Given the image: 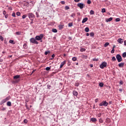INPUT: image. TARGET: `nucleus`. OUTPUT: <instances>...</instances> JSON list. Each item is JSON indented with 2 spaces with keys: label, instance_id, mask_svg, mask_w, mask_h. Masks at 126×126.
I'll use <instances>...</instances> for the list:
<instances>
[{
  "label": "nucleus",
  "instance_id": "f257e3e1",
  "mask_svg": "<svg viewBox=\"0 0 126 126\" xmlns=\"http://www.w3.org/2000/svg\"><path fill=\"white\" fill-rule=\"evenodd\" d=\"M29 18L32 21H33L34 18H35V15L33 14V13H29L28 14Z\"/></svg>",
  "mask_w": 126,
  "mask_h": 126
},
{
  "label": "nucleus",
  "instance_id": "f03ea898",
  "mask_svg": "<svg viewBox=\"0 0 126 126\" xmlns=\"http://www.w3.org/2000/svg\"><path fill=\"white\" fill-rule=\"evenodd\" d=\"M109 105V103L107 102V101L104 100L99 103V106L102 107L104 106V107H107Z\"/></svg>",
  "mask_w": 126,
  "mask_h": 126
},
{
  "label": "nucleus",
  "instance_id": "7ed1b4c3",
  "mask_svg": "<svg viewBox=\"0 0 126 126\" xmlns=\"http://www.w3.org/2000/svg\"><path fill=\"white\" fill-rule=\"evenodd\" d=\"M10 99V96H7L5 99H3L0 102V105H2V104H4L7 101Z\"/></svg>",
  "mask_w": 126,
  "mask_h": 126
},
{
  "label": "nucleus",
  "instance_id": "20e7f679",
  "mask_svg": "<svg viewBox=\"0 0 126 126\" xmlns=\"http://www.w3.org/2000/svg\"><path fill=\"white\" fill-rule=\"evenodd\" d=\"M30 42L31 43H32V44H36V45H38V44H39V43L38 42V41H37V40H36V39L34 38H31L30 40Z\"/></svg>",
  "mask_w": 126,
  "mask_h": 126
},
{
  "label": "nucleus",
  "instance_id": "39448f33",
  "mask_svg": "<svg viewBox=\"0 0 126 126\" xmlns=\"http://www.w3.org/2000/svg\"><path fill=\"white\" fill-rule=\"evenodd\" d=\"M116 59L118 62V63H121L123 61V59L122 58V56L120 54H117L116 56Z\"/></svg>",
  "mask_w": 126,
  "mask_h": 126
},
{
  "label": "nucleus",
  "instance_id": "423d86ee",
  "mask_svg": "<svg viewBox=\"0 0 126 126\" xmlns=\"http://www.w3.org/2000/svg\"><path fill=\"white\" fill-rule=\"evenodd\" d=\"M105 67H107V63L106 62H102V63L100 65V68L103 69Z\"/></svg>",
  "mask_w": 126,
  "mask_h": 126
},
{
  "label": "nucleus",
  "instance_id": "0eeeda50",
  "mask_svg": "<svg viewBox=\"0 0 126 126\" xmlns=\"http://www.w3.org/2000/svg\"><path fill=\"white\" fill-rule=\"evenodd\" d=\"M77 5L78 7H79L80 8V9H82V8L84 7L85 5L84 3H78Z\"/></svg>",
  "mask_w": 126,
  "mask_h": 126
},
{
  "label": "nucleus",
  "instance_id": "6e6552de",
  "mask_svg": "<svg viewBox=\"0 0 126 126\" xmlns=\"http://www.w3.org/2000/svg\"><path fill=\"white\" fill-rule=\"evenodd\" d=\"M66 63V61H64L63 62L61 63V65H60V68H62L64 64Z\"/></svg>",
  "mask_w": 126,
  "mask_h": 126
},
{
  "label": "nucleus",
  "instance_id": "1a4fd4ad",
  "mask_svg": "<svg viewBox=\"0 0 126 126\" xmlns=\"http://www.w3.org/2000/svg\"><path fill=\"white\" fill-rule=\"evenodd\" d=\"M118 43H120V44H123L124 43V39L122 38H119L118 39Z\"/></svg>",
  "mask_w": 126,
  "mask_h": 126
},
{
  "label": "nucleus",
  "instance_id": "9d476101",
  "mask_svg": "<svg viewBox=\"0 0 126 126\" xmlns=\"http://www.w3.org/2000/svg\"><path fill=\"white\" fill-rule=\"evenodd\" d=\"M119 67H124L125 66V63H121L119 64Z\"/></svg>",
  "mask_w": 126,
  "mask_h": 126
},
{
  "label": "nucleus",
  "instance_id": "9b49d317",
  "mask_svg": "<svg viewBox=\"0 0 126 126\" xmlns=\"http://www.w3.org/2000/svg\"><path fill=\"white\" fill-rule=\"evenodd\" d=\"M87 20H88V18L86 17L83 19L82 23H85V22H86V21H87Z\"/></svg>",
  "mask_w": 126,
  "mask_h": 126
},
{
  "label": "nucleus",
  "instance_id": "f8f14e48",
  "mask_svg": "<svg viewBox=\"0 0 126 126\" xmlns=\"http://www.w3.org/2000/svg\"><path fill=\"white\" fill-rule=\"evenodd\" d=\"M73 95H74V96H77V95H78V93H77L76 91H73Z\"/></svg>",
  "mask_w": 126,
  "mask_h": 126
},
{
  "label": "nucleus",
  "instance_id": "ddd939ff",
  "mask_svg": "<svg viewBox=\"0 0 126 126\" xmlns=\"http://www.w3.org/2000/svg\"><path fill=\"white\" fill-rule=\"evenodd\" d=\"M35 40H37V41H40V40L42 39H41V37L39 36V35H37L36 36H35Z\"/></svg>",
  "mask_w": 126,
  "mask_h": 126
},
{
  "label": "nucleus",
  "instance_id": "4468645a",
  "mask_svg": "<svg viewBox=\"0 0 126 126\" xmlns=\"http://www.w3.org/2000/svg\"><path fill=\"white\" fill-rule=\"evenodd\" d=\"M112 20H113V18L110 17L109 19H106V22H110L112 21Z\"/></svg>",
  "mask_w": 126,
  "mask_h": 126
},
{
  "label": "nucleus",
  "instance_id": "2eb2a0df",
  "mask_svg": "<svg viewBox=\"0 0 126 126\" xmlns=\"http://www.w3.org/2000/svg\"><path fill=\"white\" fill-rule=\"evenodd\" d=\"M20 78V75H17L13 77L14 79H18V78Z\"/></svg>",
  "mask_w": 126,
  "mask_h": 126
},
{
  "label": "nucleus",
  "instance_id": "dca6fc26",
  "mask_svg": "<svg viewBox=\"0 0 126 126\" xmlns=\"http://www.w3.org/2000/svg\"><path fill=\"white\" fill-rule=\"evenodd\" d=\"M23 48L24 49H28V46H27V43H24L23 45Z\"/></svg>",
  "mask_w": 126,
  "mask_h": 126
},
{
  "label": "nucleus",
  "instance_id": "f3484780",
  "mask_svg": "<svg viewBox=\"0 0 126 126\" xmlns=\"http://www.w3.org/2000/svg\"><path fill=\"white\" fill-rule=\"evenodd\" d=\"M91 121L93 122V123H94L95 122H97V119L96 118H91Z\"/></svg>",
  "mask_w": 126,
  "mask_h": 126
},
{
  "label": "nucleus",
  "instance_id": "a211bd4d",
  "mask_svg": "<svg viewBox=\"0 0 126 126\" xmlns=\"http://www.w3.org/2000/svg\"><path fill=\"white\" fill-rule=\"evenodd\" d=\"M109 45H110V43L109 42H106L104 45V47H105V48H106V47H108Z\"/></svg>",
  "mask_w": 126,
  "mask_h": 126
},
{
  "label": "nucleus",
  "instance_id": "6ab92c4d",
  "mask_svg": "<svg viewBox=\"0 0 126 126\" xmlns=\"http://www.w3.org/2000/svg\"><path fill=\"white\" fill-rule=\"evenodd\" d=\"M7 106H8V107H10L11 106V102L8 101L7 102Z\"/></svg>",
  "mask_w": 126,
  "mask_h": 126
},
{
  "label": "nucleus",
  "instance_id": "aec40b11",
  "mask_svg": "<svg viewBox=\"0 0 126 126\" xmlns=\"http://www.w3.org/2000/svg\"><path fill=\"white\" fill-rule=\"evenodd\" d=\"M89 30L90 29H89V28L88 27H87L85 29V32H89Z\"/></svg>",
  "mask_w": 126,
  "mask_h": 126
},
{
  "label": "nucleus",
  "instance_id": "412c9836",
  "mask_svg": "<svg viewBox=\"0 0 126 126\" xmlns=\"http://www.w3.org/2000/svg\"><path fill=\"white\" fill-rule=\"evenodd\" d=\"M94 11H93V10H91V11H90V15H94Z\"/></svg>",
  "mask_w": 126,
  "mask_h": 126
},
{
  "label": "nucleus",
  "instance_id": "4be33fe9",
  "mask_svg": "<svg viewBox=\"0 0 126 126\" xmlns=\"http://www.w3.org/2000/svg\"><path fill=\"white\" fill-rule=\"evenodd\" d=\"M99 86L100 87H104V83H100L99 84Z\"/></svg>",
  "mask_w": 126,
  "mask_h": 126
},
{
  "label": "nucleus",
  "instance_id": "5701e85b",
  "mask_svg": "<svg viewBox=\"0 0 126 126\" xmlns=\"http://www.w3.org/2000/svg\"><path fill=\"white\" fill-rule=\"evenodd\" d=\"M52 32H53V33H57V32H58V30L56 29H53Z\"/></svg>",
  "mask_w": 126,
  "mask_h": 126
},
{
  "label": "nucleus",
  "instance_id": "b1692460",
  "mask_svg": "<svg viewBox=\"0 0 126 126\" xmlns=\"http://www.w3.org/2000/svg\"><path fill=\"white\" fill-rule=\"evenodd\" d=\"M9 43H10V44H12V45H14V44H15L13 40H10Z\"/></svg>",
  "mask_w": 126,
  "mask_h": 126
},
{
  "label": "nucleus",
  "instance_id": "393cba45",
  "mask_svg": "<svg viewBox=\"0 0 126 126\" xmlns=\"http://www.w3.org/2000/svg\"><path fill=\"white\" fill-rule=\"evenodd\" d=\"M75 13H73L71 14V15H70L71 17H73V18H74V17H75Z\"/></svg>",
  "mask_w": 126,
  "mask_h": 126
},
{
  "label": "nucleus",
  "instance_id": "a878e982",
  "mask_svg": "<svg viewBox=\"0 0 126 126\" xmlns=\"http://www.w3.org/2000/svg\"><path fill=\"white\" fill-rule=\"evenodd\" d=\"M76 60H77V58H76V57H74L72 58V60L73 61V62H75L76 61Z\"/></svg>",
  "mask_w": 126,
  "mask_h": 126
},
{
  "label": "nucleus",
  "instance_id": "bb28decb",
  "mask_svg": "<svg viewBox=\"0 0 126 126\" xmlns=\"http://www.w3.org/2000/svg\"><path fill=\"white\" fill-rule=\"evenodd\" d=\"M16 14L17 16H20V15H21L20 12H17Z\"/></svg>",
  "mask_w": 126,
  "mask_h": 126
},
{
  "label": "nucleus",
  "instance_id": "cd10ccee",
  "mask_svg": "<svg viewBox=\"0 0 126 126\" xmlns=\"http://www.w3.org/2000/svg\"><path fill=\"white\" fill-rule=\"evenodd\" d=\"M112 61L113 62H116V61H117V59H116V57H113L112 58Z\"/></svg>",
  "mask_w": 126,
  "mask_h": 126
},
{
  "label": "nucleus",
  "instance_id": "c85d7f7f",
  "mask_svg": "<svg viewBox=\"0 0 126 126\" xmlns=\"http://www.w3.org/2000/svg\"><path fill=\"white\" fill-rule=\"evenodd\" d=\"M116 22H120L121 21V19L117 18L115 20Z\"/></svg>",
  "mask_w": 126,
  "mask_h": 126
},
{
  "label": "nucleus",
  "instance_id": "c756f323",
  "mask_svg": "<svg viewBox=\"0 0 126 126\" xmlns=\"http://www.w3.org/2000/svg\"><path fill=\"white\" fill-rule=\"evenodd\" d=\"M27 17V15L24 14L22 16L23 19H25Z\"/></svg>",
  "mask_w": 126,
  "mask_h": 126
},
{
  "label": "nucleus",
  "instance_id": "7c9ffc66",
  "mask_svg": "<svg viewBox=\"0 0 126 126\" xmlns=\"http://www.w3.org/2000/svg\"><path fill=\"white\" fill-rule=\"evenodd\" d=\"M48 54H50V51H45L44 53V55H45V56H47V55H48Z\"/></svg>",
  "mask_w": 126,
  "mask_h": 126
},
{
  "label": "nucleus",
  "instance_id": "2f4dec72",
  "mask_svg": "<svg viewBox=\"0 0 126 126\" xmlns=\"http://www.w3.org/2000/svg\"><path fill=\"white\" fill-rule=\"evenodd\" d=\"M39 37H40V38H41V39L42 40V39H43V37H44V34H40L39 35H38Z\"/></svg>",
  "mask_w": 126,
  "mask_h": 126
},
{
  "label": "nucleus",
  "instance_id": "473e14b6",
  "mask_svg": "<svg viewBox=\"0 0 126 126\" xmlns=\"http://www.w3.org/2000/svg\"><path fill=\"white\" fill-rule=\"evenodd\" d=\"M90 35L91 37H94V32H91L90 33Z\"/></svg>",
  "mask_w": 126,
  "mask_h": 126
},
{
  "label": "nucleus",
  "instance_id": "72a5a7b5",
  "mask_svg": "<svg viewBox=\"0 0 126 126\" xmlns=\"http://www.w3.org/2000/svg\"><path fill=\"white\" fill-rule=\"evenodd\" d=\"M122 57H123V58H126V52L123 53V54L122 55Z\"/></svg>",
  "mask_w": 126,
  "mask_h": 126
},
{
  "label": "nucleus",
  "instance_id": "f704fd0d",
  "mask_svg": "<svg viewBox=\"0 0 126 126\" xmlns=\"http://www.w3.org/2000/svg\"><path fill=\"white\" fill-rule=\"evenodd\" d=\"M101 12H102V13H104L105 12H106V9L105 8H102V10H101Z\"/></svg>",
  "mask_w": 126,
  "mask_h": 126
},
{
  "label": "nucleus",
  "instance_id": "c9c22d12",
  "mask_svg": "<svg viewBox=\"0 0 126 126\" xmlns=\"http://www.w3.org/2000/svg\"><path fill=\"white\" fill-rule=\"evenodd\" d=\"M94 62H98L99 61V59L98 58H94L93 60Z\"/></svg>",
  "mask_w": 126,
  "mask_h": 126
},
{
  "label": "nucleus",
  "instance_id": "e433bc0d",
  "mask_svg": "<svg viewBox=\"0 0 126 126\" xmlns=\"http://www.w3.org/2000/svg\"><path fill=\"white\" fill-rule=\"evenodd\" d=\"M60 29H63V25H60L59 26Z\"/></svg>",
  "mask_w": 126,
  "mask_h": 126
},
{
  "label": "nucleus",
  "instance_id": "4c0bfd02",
  "mask_svg": "<svg viewBox=\"0 0 126 126\" xmlns=\"http://www.w3.org/2000/svg\"><path fill=\"white\" fill-rule=\"evenodd\" d=\"M0 40L2 41H3L4 38L3 37H2L1 35H0Z\"/></svg>",
  "mask_w": 126,
  "mask_h": 126
},
{
  "label": "nucleus",
  "instance_id": "58836bf2",
  "mask_svg": "<svg viewBox=\"0 0 126 126\" xmlns=\"http://www.w3.org/2000/svg\"><path fill=\"white\" fill-rule=\"evenodd\" d=\"M47 88L48 89H51V88H52V86H51V85H47Z\"/></svg>",
  "mask_w": 126,
  "mask_h": 126
},
{
  "label": "nucleus",
  "instance_id": "ea45409f",
  "mask_svg": "<svg viewBox=\"0 0 126 126\" xmlns=\"http://www.w3.org/2000/svg\"><path fill=\"white\" fill-rule=\"evenodd\" d=\"M72 25H73L72 23H68V26L69 27H71V26H72Z\"/></svg>",
  "mask_w": 126,
  "mask_h": 126
},
{
  "label": "nucleus",
  "instance_id": "a19ab883",
  "mask_svg": "<svg viewBox=\"0 0 126 126\" xmlns=\"http://www.w3.org/2000/svg\"><path fill=\"white\" fill-rule=\"evenodd\" d=\"M80 51L81 52H85V51H86V49H85V48H81Z\"/></svg>",
  "mask_w": 126,
  "mask_h": 126
},
{
  "label": "nucleus",
  "instance_id": "79ce46f5",
  "mask_svg": "<svg viewBox=\"0 0 126 126\" xmlns=\"http://www.w3.org/2000/svg\"><path fill=\"white\" fill-rule=\"evenodd\" d=\"M45 69H46V70L49 71V70H50V69H51V67H46L45 68Z\"/></svg>",
  "mask_w": 126,
  "mask_h": 126
},
{
  "label": "nucleus",
  "instance_id": "37998d69",
  "mask_svg": "<svg viewBox=\"0 0 126 126\" xmlns=\"http://www.w3.org/2000/svg\"><path fill=\"white\" fill-rule=\"evenodd\" d=\"M24 124H27L28 123V120H27V119H25L24 120Z\"/></svg>",
  "mask_w": 126,
  "mask_h": 126
},
{
  "label": "nucleus",
  "instance_id": "c03bdc74",
  "mask_svg": "<svg viewBox=\"0 0 126 126\" xmlns=\"http://www.w3.org/2000/svg\"><path fill=\"white\" fill-rule=\"evenodd\" d=\"M75 86L78 87V86H79V83H75Z\"/></svg>",
  "mask_w": 126,
  "mask_h": 126
},
{
  "label": "nucleus",
  "instance_id": "a18cd8bd",
  "mask_svg": "<svg viewBox=\"0 0 126 126\" xmlns=\"http://www.w3.org/2000/svg\"><path fill=\"white\" fill-rule=\"evenodd\" d=\"M91 1L90 0H87V3L88 4H91Z\"/></svg>",
  "mask_w": 126,
  "mask_h": 126
},
{
  "label": "nucleus",
  "instance_id": "49530a36",
  "mask_svg": "<svg viewBox=\"0 0 126 126\" xmlns=\"http://www.w3.org/2000/svg\"><path fill=\"white\" fill-rule=\"evenodd\" d=\"M69 9V7L68 6H65V10H67L68 9Z\"/></svg>",
  "mask_w": 126,
  "mask_h": 126
},
{
  "label": "nucleus",
  "instance_id": "de8ad7c7",
  "mask_svg": "<svg viewBox=\"0 0 126 126\" xmlns=\"http://www.w3.org/2000/svg\"><path fill=\"white\" fill-rule=\"evenodd\" d=\"M2 13L3 14V15H6V11H5V10H3L2 12Z\"/></svg>",
  "mask_w": 126,
  "mask_h": 126
},
{
  "label": "nucleus",
  "instance_id": "09e8293b",
  "mask_svg": "<svg viewBox=\"0 0 126 126\" xmlns=\"http://www.w3.org/2000/svg\"><path fill=\"white\" fill-rule=\"evenodd\" d=\"M111 54H114V53H115V49H113L111 51Z\"/></svg>",
  "mask_w": 126,
  "mask_h": 126
},
{
  "label": "nucleus",
  "instance_id": "8fccbe9b",
  "mask_svg": "<svg viewBox=\"0 0 126 126\" xmlns=\"http://www.w3.org/2000/svg\"><path fill=\"white\" fill-rule=\"evenodd\" d=\"M16 33L17 35H21V32H16Z\"/></svg>",
  "mask_w": 126,
  "mask_h": 126
},
{
  "label": "nucleus",
  "instance_id": "3c124183",
  "mask_svg": "<svg viewBox=\"0 0 126 126\" xmlns=\"http://www.w3.org/2000/svg\"><path fill=\"white\" fill-rule=\"evenodd\" d=\"M70 62L69 61H67V65L68 66H69V65H70Z\"/></svg>",
  "mask_w": 126,
  "mask_h": 126
},
{
  "label": "nucleus",
  "instance_id": "603ef678",
  "mask_svg": "<svg viewBox=\"0 0 126 126\" xmlns=\"http://www.w3.org/2000/svg\"><path fill=\"white\" fill-rule=\"evenodd\" d=\"M12 16H13V17H16L15 13L13 12V13L12 14Z\"/></svg>",
  "mask_w": 126,
  "mask_h": 126
},
{
  "label": "nucleus",
  "instance_id": "864d4df0",
  "mask_svg": "<svg viewBox=\"0 0 126 126\" xmlns=\"http://www.w3.org/2000/svg\"><path fill=\"white\" fill-rule=\"evenodd\" d=\"M99 123H100L101 124H102V123H103V120H102V119H100L99 120Z\"/></svg>",
  "mask_w": 126,
  "mask_h": 126
},
{
  "label": "nucleus",
  "instance_id": "5fc2aeb1",
  "mask_svg": "<svg viewBox=\"0 0 126 126\" xmlns=\"http://www.w3.org/2000/svg\"><path fill=\"white\" fill-rule=\"evenodd\" d=\"M26 107L27 110H30V108H29V107H28V105H27V103L26 104Z\"/></svg>",
  "mask_w": 126,
  "mask_h": 126
},
{
  "label": "nucleus",
  "instance_id": "6e6d98bb",
  "mask_svg": "<svg viewBox=\"0 0 126 126\" xmlns=\"http://www.w3.org/2000/svg\"><path fill=\"white\" fill-rule=\"evenodd\" d=\"M35 14L36 15V17H39V13H38V12H36Z\"/></svg>",
  "mask_w": 126,
  "mask_h": 126
},
{
  "label": "nucleus",
  "instance_id": "4d7b16f0",
  "mask_svg": "<svg viewBox=\"0 0 126 126\" xmlns=\"http://www.w3.org/2000/svg\"><path fill=\"white\" fill-rule=\"evenodd\" d=\"M101 115H102L101 114V113L98 114L97 115L98 118H101Z\"/></svg>",
  "mask_w": 126,
  "mask_h": 126
},
{
  "label": "nucleus",
  "instance_id": "13d9d810",
  "mask_svg": "<svg viewBox=\"0 0 126 126\" xmlns=\"http://www.w3.org/2000/svg\"><path fill=\"white\" fill-rule=\"evenodd\" d=\"M5 110H6V108L5 107H3L1 109V111H5Z\"/></svg>",
  "mask_w": 126,
  "mask_h": 126
},
{
  "label": "nucleus",
  "instance_id": "bf43d9fd",
  "mask_svg": "<svg viewBox=\"0 0 126 126\" xmlns=\"http://www.w3.org/2000/svg\"><path fill=\"white\" fill-rule=\"evenodd\" d=\"M75 2H79L80 1V0H74Z\"/></svg>",
  "mask_w": 126,
  "mask_h": 126
},
{
  "label": "nucleus",
  "instance_id": "052dcab7",
  "mask_svg": "<svg viewBox=\"0 0 126 126\" xmlns=\"http://www.w3.org/2000/svg\"><path fill=\"white\" fill-rule=\"evenodd\" d=\"M61 3L62 4H64V3H65V2H64V1H61Z\"/></svg>",
  "mask_w": 126,
  "mask_h": 126
},
{
  "label": "nucleus",
  "instance_id": "680f3d73",
  "mask_svg": "<svg viewBox=\"0 0 126 126\" xmlns=\"http://www.w3.org/2000/svg\"><path fill=\"white\" fill-rule=\"evenodd\" d=\"M35 71H36V69H34L32 71V74H33V73H34V72H35Z\"/></svg>",
  "mask_w": 126,
  "mask_h": 126
},
{
  "label": "nucleus",
  "instance_id": "e2e57ef3",
  "mask_svg": "<svg viewBox=\"0 0 126 126\" xmlns=\"http://www.w3.org/2000/svg\"><path fill=\"white\" fill-rule=\"evenodd\" d=\"M98 101H99V99L98 98H96V99H95V103L98 102Z\"/></svg>",
  "mask_w": 126,
  "mask_h": 126
},
{
  "label": "nucleus",
  "instance_id": "0e129e2a",
  "mask_svg": "<svg viewBox=\"0 0 126 126\" xmlns=\"http://www.w3.org/2000/svg\"><path fill=\"white\" fill-rule=\"evenodd\" d=\"M120 84H121V85H123V84H124V82H123L122 81H121L120 82Z\"/></svg>",
  "mask_w": 126,
  "mask_h": 126
},
{
  "label": "nucleus",
  "instance_id": "69168bd1",
  "mask_svg": "<svg viewBox=\"0 0 126 126\" xmlns=\"http://www.w3.org/2000/svg\"><path fill=\"white\" fill-rule=\"evenodd\" d=\"M56 56V55L55 54H53L51 57L53 59H54L55 58V57Z\"/></svg>",
  "mask_w": 126,
  "mask_h": 126
},
{
  "label": "nucleus",
  "instance_id": "338daca9",
  "mask_svg": "<svg viewBox=\"0 0 126 126\" xmlns=\"http://www.w3.org/2000/svg\"><path fill=\"white\" fill-rule=\"evenodd\" d=\"M119 90L120 92H123V89H119Z\"/></svg>",
  "mask_w": 126,
  "mask_h": 126
},
{
  "label": "nucleus",
  "instance_id": "774afa93",
  "mask_svg": "<svg viewBox=\"0 0 126 126\" xmlns=\"http://www.w3.org/2000/svg\"><path fill=\"white\" fill-rule=\"evenodd\" d=\"M124 45L126 46V40L124 41Z\"/></svg>",
  "mask_w": 126,
  "mask_h": 126
}]
</instances>
